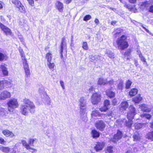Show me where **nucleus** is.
<instances>
[{
  "mask_svg": "<svg viewBox=\"0 0 153 153\" xmlns=\"http://www.w3.org/2000/svg\"><path fill=\"white\" fill-rule=\"evenodd\" d=\"M24 104L21 105L20 108L21 112L23 115H27L29 112L34 114L35 111V106L34 103L27 99L23 100Z\"/></svg>",
  "mask_w": 153,
  "mask_h": 153,
  "instance_id": "obj_1",
  "label": "nucleus"
},
{
  "mask_svg": "<svg viewBox=\"0 0 153 153\" xmlns=\"http://www.w3.org/2000/svg\"><path fill=\"white\" fill-rule=\"evenodd\" d=\"M79 105L81 117L83 121L86 122L88 120L86 114V100L83 97H81L79 100Z\"/></svg>",
  "mask_w": 153,
  "mask_h": 153,
  "instance_id": "obj_2",
  "label": "nucleus"
},
{
  "mask_svg": "<svg viewBox=\"0 0 153 153\" xmlns=\"http://www.w3.org/2000/svg\"><path fill=\"white\" fill-rule=\"evenodd\" d=\"M136 113L135 108L132 105H130L129 107V111L128 112L127 116L128 120V121L126 120L125 123L126 127L128 128L131 127L133 123L132 120L133 119Z\"/></svg>",
  "mask_w": 153,
  "mask_h": 153,
  "instance_id": "obj_3",
  "label": "nucleus"
},
{
  "mask_svg": "<svg viewBox=\"0 0 153 153\" xmlns=\"http://www.w3.org/2000/svg\"><path fill=\"white\" fill-rule=\"evenodd\" d=\"M116 42L118 49L123 50L128 46V44L127 41V37L124 35H123L120 37L118 38Z\"/></svg>",
  "mask_w": 153,
  "mask_h": 153,
  "instance_id": "obj_4",
  "label": "nucleus"
},
{
  "mask_svg": "<svg viewBox=\"0 0 153 153\" xmlns=\"http://www.w3.org/2000/svg\"><path fill=\"white\" fill-rule=\"evenodd\" d=\"M8 109L10 112H13L14 109L18 108L19 106L17 100L16 99H10L7 102Z\"/></svg>",
  "mask_w": 153,
  "mask_h": 153,
  "instance_id": "obj_5",
  "label": "nucleus"
},
{
  "mask_svg": "<svg viewBox=\"0 0 153 153\" xmlns=\"http://www.w3.org/2000/svg\"><path fill=\"white\" fill-rule=\"evenodd\" d=\"M101 99V95L97 93H95L91 96V101L93 104L96 105L100 101Z\"/></svg>",
  "mask_w": 153,
  "mask_h": 153,
  "instance_id": "obj_6",
  "label": "nucleus"
},
{
  "mask_svg": "<svg viewBox=\"0 0 153 153\" xmlns=\"http://www.w3.org/2000/svg\"><path fill=\"white\" fill-rule=\"evenodd\" d=\"M11 95L10 93L7 91H2L0 95V100H4L10 98Z\"/></svg>",
  "mask_w": 153,
  "mask_h": 153,
  "instance_id": "obj_7",
  "label": "nucleus"
},
{
  "mask_svg": "<svg viewBox=\"0 0 153 153\" xmlns=\"http://www.w3.org/2000/svg\"><path fill=\"white\" fill-rule=\"evenodd\" d=\"M95 126L98 129L102 131L105 127V125L103 121L99 120L96 123Z\"/></svg>",
  "mask_w": 153,
  "mask_h": 153,
  "instance_id": "obj_8",
  "label": "nucleus"
},
{
  "mask_svg": "<svg viewBox=\"0 0 153 153\" xmlns=\"http://www.w3.org/2000/svg\"><path fill=\"white\" fill-rule=\"evenodd\" d=\"M122 137V132L121 131L118 130L116 134H114L113 139L111 141L114 143H116L117 141L121 138Z\"/></svg>",
  "mask_w": 153,
  "mask_h": 153,
  "instance_id": "obj_9",
  "label": "nucleus"
},
{
  "mask_svg": "<svg viewBox=\"0 0 153 153\" xmlns=\"http://www.w3.org/2000/svg\"><path fill=\"white\" fill-rule=\"evenodd\" d=\"M0 27L1 30L6 35L10 34L11 32L10 29L1 22H0Z\"/></svg>",
  "mask_w": 153,
  "mask_h": 153,
  "instance_id": "obj_10",
  "label": "nucleus"
},
{
  "mask_svg": "<svg viewBox=\"0 0 153 153\" xmlns=\"http://www.w3.org/2000/svg\"><path fill=\"white\" fill-rule=\"evenodd\" d=\"M140 107L142 111L146 112H149L152 110V107L148 105L143 104L140 105Z\"/></svg>",
  "mask_w": 153,
  "mask_h": 153,
  "instance_id": "obj_11",
  "label": "nucleus"
},
{
  "mask_svg": "<svg viewBox=\"0 0 153 153\" xmlns=\"http://www.w3.org/2000/svg\"><path fill=\"white\" fill-rule=\"evenodd\" d=\"M56 8L59 12H62L63 11L64 6L62 3L59 1H57L55 3Z\"/></svg>",
  "mask_w": 153,
  "mask_h": 153,
  "instance_id": "obj_12",
  "label": "nucleus"
},
{
  "mask_svg": "<svg viewBox=\"0 0 153 153\" xmlns=\"http://www.w3.org/2000/svg\"><path fill=\"white\" fill-rule=\"evenodd\" d=\"M2 133L4 136L7 137L12 138L15 136L12 132L7 129L4 130Z\"/></svg>",
  "mask_w": 153,
  "mask_h": 153,
  "instance_id": "obj_13",
  "label": "nucleus"
},
{
  "mask_svg": "<svg viewBox=\"0 0 153 153\" xmlns=\"http://www.w3.org/2000/svg\"><path fill=\"white\" fill-rule=\"evenodd\" d=\"M104 145V143L103 142H98L94 147V149L97 152H98L102 149Z\"/></svg>",
  "mask_w": 153,
  "mask_h": 153,
  "instance_id": "obj_14",
  "label": "nucleus"
},
{
  "mask_svg": "<svg viewBox=\"0 0 153 153\" xmlns=\"http://www.w3.org/2000/svg\"><path fill=\"white\" fill-rule=\"evenodd\" d=\"M7 66L5 64H3L0 66V68L2 71L3 74L5 76H7L8 74V71L6 67Z\"/></svg>",
  "mask_w": 153,
  "mask_h": 153,
  "instance_id": "obj_15",
  "label": "nucleus"
},
{
  "mask_svg": "<svg viewBox=\"0 0 153 153\" xmlns=\"http://www.w3.org/2000/svg\"><path fill=\"white\" fill-rule=\"evenodd\" d=\"M108 80L106 78H99L97 82V84L99 85H104L107 84Z\"/></svg>",
  "mask_w": 153,
  "mask_h": 153,
  "instance_id": "obj_16",
  "label": "nucleus"
},
{
  "mask_svg": "<svg viewBox=\"0 0 153 153\" xmlns=\"http://www.w3.org/2000/svg\"><path fill=\"white\" fill-rule=\"evenodd\" d=\"M128 106V104L127 102L124 101L122 102L120 105V110H126Z\"/></svg>",
  "mask_w": 153,
  "mask_h": 153,
  "instance_id": "obj_17",
  "label": "nucleus"
},
{
  "mask_svg": "<svg viewBox=\"0 0 153 153\" xmlns=\"http://www.w3.org/2000/svg\"><path fill=\"white\" fill-rule=\"evenodd\" d=\"M147 123H135L134 124L135 128L137 130L140 129L146 126Z\"/></svg>",
  "mask_w": 153,
  "mask_h": 153,
  "instance_id": "obj_18",
  "label": "nucleus"
},
{
  "mask_svg": "<svg viewBox=\"0 0 153 153\" xmlns=\"http://www.w3.org/2000/svg\"><path fill=\"white\" fill-rule=\"evenodd\" d=\"M65 38L64 37L62 38V40L61 45V53L62 57V52H63L64 49L65 48L66 43L65 42Z\"/></svg>",
  "mask_w": 153,
  "mask_h": 153,
  "instance_id": "obj_19",
  "label": "nucleus"
},
{
  "mask_svg": "<svg viewBox=\"0 0 153 153\" xmlns=\"http://www.w3.org/2000/svg\"><path fill=\"white\" fill-rule=\"evenodd\" d=\"M106 93L107 95L110 98L113 97L115 95V93L110 90H107Z\"/></svg>",
  "mask_w": 153,
  "mask_h": 153,
  "instance_id": "obj_20",
  "label": "nucleus"
},
{
  "mask_svg": "<svg viewBox=\"0 0 153 153\" xmlns=\"http://www.w3.org/2000/svg\"><path fill=\"white\" fill-rule=\"evenodd\" d=\"M134 141H139L140 140V137L138 132H136L134 133L133 136Z\"/></svg>",
  "mask_w": 153,
  "mask_h": 153,
  "instance_id": "obj_21",
  "label": "nucleus"
},
{
  "mask_svg": "<svg viewBox=\"0 0 153 153\" xmlns=\"http://www.w3.org/2000/svg\"><path fill=\"white\" fill-rule=\"evenodd\" d=\"M91 134L93 138H97L100 136L99 132L95 130H93L92 131Z\"/></svg>",
  "mask_w": 153,
  "mask_h": 153,
  "instance_id": "obj_22",
  "label": "nucleus"
},
{
  "mask_svg": "<svg viewBox=\"0 0 153 153\" xmlns=\"http://www.w3.org/2000/svg\"><path fill=\"white\" fill-rule=\"evenodd\" d=\"M142 100V98L140 97V94H138L137 96L134 98L133 101L135 103H139Z\"/></svg>",
  "mask_w": 153,
  "mask_h": 153,
  "instance_id": "obj_23",
  "label": "nucleus"
},
{
  "mask_svg": "<svg viewBox=\"0 0 153 153\" xmlns=\"http://www.w3.org/2000/svg\"><path fill=\"white\" fill-rule=\"evenodd\" d=\"M52 128L51 127L48 128L46 127L45 128L44 130V132L46 135H48V134L51 133L52 134L53 133V132L52 131Z\"/></svg>",
  "mask_w": 153,
  "mask_h": 153,
  "instance_id": "obj_24",
  "label": "nucleus"
},
{
  "mask_svg": "<svg viewBox=\"0 0 153 153\" xmlns=\"http://www.w3.org/2000/svg\"><path fill=\"white\" fill-rule=\"evenodd\" d=\"M137 92V90L136 88L132 89L129 92V94L131 97H133L135 95Z\"/></svg>",
  "mask_w": 153,
  "mask_h": 153,
  "instance_id": "obj_25",
  "label": "nucleus"
},
{
  "mask_svg": "<svg viewBox=\"0 0 153 153\" xmlns=\"http://www.w3.org/2000/svg\"><path fill=\"white\" fill-rule=\"evenodd\" d=\"M0 149L2 152L7 153L10 150V148L8 147L2 146L0 148Z\"/></svg>",
  "mask_w": 153,
  "mask_h": 153,
  "instance_id": "obj_26",
  "label": "nucleus"
},
{
  "mask_svg": "<svg viewBox=\"0 0 153 153\" xmlns=\"http://www.w3.org/2000/svg\"><path fill=\"white\" fill-rule=\"evenodd\" d=\"M19 9L20 12L22 13H25L26 11L25 9L23 6V5L21 3V5H19V6L17 7Z\"/></svg>",
  "mask_w": 153,
  "mask_h": 153,
  "instance_id": "obj_27",
  "label": "nucleus"
},
{
  "mask_svg": "<svg viewBox=\"0 0 153 153\" xmlns=\"http://www.w3.org/2000/svg\"><path fill=\"white\" fill-rule=\"evenodd\" d=\"M110 58L112 59L114 58V55L113 53L109 50H107L106 53Z\"/></svg>",
  "mask_w": 153,
  "mask_h": 153,
  "instance_id": "obj_28",
  "label": "nucleus"
},
{
  "mask_svg": "<svg viewBox=\"0 0 153 153\" xmlns=\"http://www.w3.org/2000/svg\"><path fill=\"white\" fill-rule=\"evenodd\" d=\"M52 58V55L50 53H48L46 56V59L47 60L48 62H51Z\"/></svg>",
  "mask_w": 153,
  "mask_h": 153,
  "instance_id": "obj_29",
  "label": "nucleus"
},
{
  "mask_svg": "<svg viewBox=\"0 0 153 153\" xmlns=\"http://www.w3.org/2000/svg\"><path fill=\"white\" fill-rule=\"evenodd\" d=\"M7 59V57L5 54L0 53V61L6 60Z\"/></svg>",
  "mask_w": 153,
  "mask_h": 153,
  "instance_id": "obj_30",
  "label": "nucleus"
},
{
  "mask_svg": "<svg viewBox=\"0 0 153 153\" xmlns=\"http://www.w3.org/2000/svg\"><path fill=\"white\" fill-rule=\"evenodd\" d=\"M91 115L92 117L99 116L100 115V112L97 110H95L92 111Z\"/></svg>",
  "mask_w": 153,
  "mask_h": 153,
  "instance_id": "obj_31",
  "label": "nucleus"
},
{
  "mask_svg": "<svg viewBox=\"0 0 153 153\" xmlns=\"http://www.w3.org/2000/svg\"><path fill=\"white\" fill-rule=\"evenodd\" d=\"M150 2V1H146L143 3L142 6L145 8H147L149 7L150 4H152Z\"/></svg>",
  "mask_w": 153,
  "mask_h": 153,
  "instance_id": "obj_32",
  "label": "nucleus"
},
{
  "mask_svg": "<svg viewBox=\"0 0 153 153\" xmlns=\"http://www.w3.org/2000/svg\"><path fill=\"white\" fill-rule=\"evenodd\" d=\"M12 3L13 4L17 7L19 5H21V3L19 0H11Z\"/></svg>",
  "mask_w": 153,
  "mask_h": 153,
  "instance_id": "obj_33",
  "label": "nucleus"
},
{
  "mask_svg": "<svg viewBox=\"0 0 153 153\" xmlns=\"http://www.w3.org/2000/svg\"><path fill=\"white\" fill-rule=\"evenodd\" d=\"M37 141L36 139L35 138L30 139L29 140V145L32 146H34V143L35 142L36 143Z\"/></svg>",
  "mask_w": 153,
  "mask_h": 153,
  "instance_id": "obj_34",
  "label": "nucleus"
},
{
  "mask_svg": "<svg viewBox=\"0 0 153 153\" xmlns=\"http://www.w3.org/2000/svg\"><path fill=\"white\" fill-rule=\"evenodd\" d=\"M132 83V82L130 80H128L126 83V89H129L130 88L131 86Z\"/></svg>",
  "mask_w": 153,
  "mask_h": 153,
  "instance_id": "obj_35",
  "label": "nucleus"
},
{
  "mask_svg": "<svg viewBox=\"0 0 153 153\" xmlns=\"http://www.w3.org/2000/svg\"><path fill=\"white\" fill-rule=\"evenodd\" d=\"M141 117H145L148 119H149L151 117V115L149 114L143 113L140 115Z\"/></svg>",
  "mask_w": 153,
  "mask_h": 153,
  "instance_id": "obj_36",
  "label": "nucleus"
},
{
  "mask_svg": "<svg viewBox=\"0 0 153 153\" xmlns=\"http://www.w3.org/2000/svg\"><path fill=\"white\" fill-rule=\"evenodd\" d=\"M113 146H108L107 147L106 152V153H113Z\"/></svg>",
  "mask_w": 153,
  "mask_h": 153,
  "instance_id": "obj_37",
  "label": "nucleus"
},
{
  "mask_svg": "<svg viewBox=\"0 0 153 153\" xmlns=\"http://www.w3.org/2000/svg\"><path fill=\"white\" fill-rule=\"evenodd\" d=\"M47 65L48 67L50 69H53L55 66L54 64L53 63H51V62H48Z\"/></svg>",
  "mask_w": 153,
  "mask_h": 153,
  "instance_id": "obj_38",
  "label": "nucleus"
},
{
  "mask_svg": "<svg viewBox=\"0 0 153 153\" xmlns=\"http://www.w3.org/2000/svg\"><path fill=\"white\" fill-rule=\"evenodd\" d=\"M2 81L3 82V83L5 87H9L11 85V83L10 82L6 80H2Z\"/></svg>",
  "mask_w": 153,
  "mask_h": 153,
  "instance_id": "obj_39",
  "label": "nucleus"
},
{
  "mask_svg": "<svg viewBox=\"0 0 153 153\" xmlns=\"http://www.w3.org/2000/svg\"><path fill=\"white\" fill-rule=\"evenodd\" d=\"M123 81L120 80L119 82V83L117 85V88L119 89L122 90L123 88Z\"/></svg>",
  "mask_w": 153,
  "mask_h": 153,
  "instance_id": "obj_40",
  "label": "nucleus"
},
{
  "mask_svg": "<svg viewBox=\"0 0 153 153\" xmlns=\"http://www.w3.org/2000/svg\"><path fill=\"white\" fill-rule=\"evenodd\" d=\"M6 110L4 108H0V116H4L6 115Z\"/></svg>",
  "mask_w": 153,
  "mask_h": 153,
  "instance_id": "obj_41",
  "label": "nucleus"
},
{
  "mask_svg": "<svg viewBox=\"0 0 153 153\" xmlns=\"http://www.w3.org/2000/svg\"><path fill=\"white\" fill-rule=\"evenodd\" d=\"M147 137L148 139L153 141V131L149 132L148 134Z\"/></svg>",
  "mask_w": 153,
  "mask_h": 153,
  "instance_id": "obj_42",
  "label": "nucleus"
},
{
  "mask_svg": "<svg viewBox=\"0 0 153 153\" xmlns=\"http://www.w3.org/2000/svg\"><path fill=\"white\" fill-rule=\"evenodd\" d=\"M104 106L105 107H107L108 108L109 106L110 105V103L109 101L107 100H105L104 103Z\"/></svg>",
  "mask_w": 153,
  "mask_h": 153,
  "instance_id": "obj_43",
  "label": "nucleus"
},
{
  "mask_svg": "<svg viewBox=\"0 0 153 153\" xmlns=\"http://www.w3.org/2000/svg\"><path fill=\"white\" fill-rule=\"evenodd\" d=\"M91 18V16L90 15H88L85 16L83 18V20L86 21L90 20Z\"/></svg>",
  "mask_w": 153,
  "mask_h": 153,
  "instance_id": "obj_44",
  "label": "nucleus"
},
{
  "mask_svg": "<svg viewBox=\"0 0 153 153\" xmlns=\"http://www.w3.org/2000/svg\"><path fill=\"white\" fill-rule=\"evenodd\" d=\"M82 47L84 50H87L88 49V45L87 43L86 42H84L83 43Z\"/></svg>",
  "mask_w": 153,
  "mask_h": 153,
  "instance_id": "obj_45",
  "label": "nucleus"
},
{
  "mask_svg": "<svg viewBox=\"0 0 153 153\" xmlns=\"http://www.w3.org/2000/svg\"><path fill=\"white\" fill-rule=\"evenodd\" d=\"M132 51L131 49L127 50V51L125 53L124 55L126 56H128L130 55Z\"/></svg>",
  "mask_w": 153,
  "mask_h": 153,
  "instance_id": "obj_46",
  "label": "nucleus"
},
{
  "mask_svg": "<svg viewBox=\"0 0 153 153\" xmlns=\"http://www.w3.org/2000/svg\"><path fill=\"white\" fill-rule=\"evenodd\" d=\"M24 70L26 76L27 77L29 76L30 75L29 68L25 69Z\"/></svg>",
  "mask_w": 153,
  "mask_h": 153,
  "instance_id": "obj_47",
  "label": "nucleus"
},
{
  "mask_svg": "<svg viewBox=\"0 0 153 153\" xmlns=\"http://www.w3.org/2000/svg\"><path fill=\"white\" fill-rule=\"evenodd\" d=\"M27 149L32 153L35 152L37 151L36 149L31 148L30 146Z\"/></svg>",
  "mask_w": 153,
  "mask_h": 153,
  "instance_id": "obj_48",
  "label": "nucleus"
},
{
  "mask_svg": "<svg viewBox=\"0 0 153 153\" xmlns=\"http://www.w3.org/2000/svg\"><path fill=\"white\" fill-rule=\"evenodd\" d=\"M22 143L23 146H24L26 149L28 148V147L30 146L28 144H27L25 140H22Z\"/></svg>",
  "mask_w": 153,
  "mask_h": 153,
  "instance_id": "obj_49",
  "label": "nucleus"
},
{
  "mask_svg": "<svg viewBox=\"0 0 153 153\" xmlns=\"http://www.w3.org/2000/svg\"><path fill=\"white\" fill-rule=\"evenodd\" d=\"M4 86L2 80L0 81V91L2 90L4 88Z\"/></svg>",
  "mask_w": 153,
  "mask_h": 153,
  "instance_id": "obj_50",
  "label": "nucleus"
},
{
  "mask_svg": "<svg viewBox=\"0 0 153 153\" xmlns=\"http://www.w3.org/2000/svg\"><path fill=\"white\" fill-rule=\"evenodd\" d=\"M117 30H118V31H120L117 32L115 33L114 35L115 37H117V36H118V35L120 34V33L123 32V30L120 28H118Z\"/></svg>",
  "mask_w": 153,
  "mask_h": 153,
  "instance_id": "obj_51",
  "label": "nucleus"
},
{
  "mask_svg": "<svg viewBox=\"0 0 153 153\" xmlns=\"http://www.w3.org/2000/svg\"><path fill=\"white\" fill-rule=\"evenodd\" d=\"M24 70L29 68L27 62L23 63Z\"/></svg>",
  "mask_w": 153,
  "mask_h": 153,
  "instance_id": "obj_52",
  "label": "nucleus"
},
{
  "mask_svg": "<svg viewBox=\"0 0 153 153\" xmlns=\"http://www.w3.org/2000/svg\"><path fill=\"white\" fill-rule=\"evenodd\" d=\"M107 115L108 116H111L112 117H114V118H115V114H114V113H113V112L112 111H111V112H109L108 113H107Z\"/></svg>",
  "mask_w": 153,
  "mask_h": 153,
  "instance_id": "obj_53",
  "label": "nucleus"
},
{
  "mask_svg": "<svg viewBox=\"0 0 153 153\" xmlns=\"http://www.w3.org/2000/svg\"><path fill=\"white\" fill-rule=\"evenodd\" d=\"M108 108L107 107H105L104 106L103 107L100 108V110L101 111V112H105L108 109Z\"/></svg>",
  "mask_w": 153,
  "mask_h": 153,
  "instance_id": "obj_54",
  "label": "nucleus"
},
{
  "mask_svg": "<svg viewBox=\"0 0 153 153\" xmlns=\"http://www.w3.org/2000/svg\"><path fill=\"white\" fill-rule=\"evenodd\" d=\"M114 81L112 79H110V80L108 81L107 82V84H109L110 85H112L114 84Z\"/></svg>",
  "mask_w": 153,
  "mask_h": 153,
  "instance_id": "obj_55",
  "label": "nucleus"
},
{
  "mask_svg": "<svg viewBox=\"0 0 153 153\" xmlns=\"http://www.w3.org/2000/svg\"><path fill=\"white\" fill-rule=\"evenodd\" d=\"M29 4L31 5L32 6H34V1L33 0H27Z\"/></svg>",
  "mask_w": 153,
  "mask_h": 153,
  "instance_id": "obj_56",
  "label": "nucleus"
},
{
  "mask_svg": "<svg viewBox=\"0 0 153 153\" xmlns=\"http://www.w3.org/2000/svg\"><path fill=\"white\" fill-rule=\"evenodd\" d=\"M22 58V61L23 63L25 62H27V60L25 58V56L24 54H23L22 55H21Z\"/></svg>",
  "mask_w": 153,
  "mask_h": 153,
  "instance_id": "obj_57",
  "label": "nucleus"
},
{
  "mask_svg": "<svg viewBox=\"0 0 153 153\" xmlns=\"http://www.w3.org/2000/svg\"><path fill=\"white\" fill-rule=\"evenodd\" d=\"M90 61L93 62L95 60V56H91L90 58Z\"/></svg>",
  "mask_w": 153,
  "mask_h": 153,
  "instance_id": "obj_58",
  "label": "nucleus"
},
{
  "mask_svg": "<svg viewBox=\"0 0 153 153\" xmlns=\"http://www.w3.org/2000/svg\"><path fill=\"white\" fill-rule=\"evenodd\" d=\"M60 84L62 87L63 89H65V87L64 85V82L62 81H60Z\"/></svg>",
  "mask_w": 153,
  "mask_h": 153,
  "instance_id": "obj_59",
  "label": "nucleus"
},
{
  "mask_svg": "<svg viewBox=\"0 0 153 153\" xmlns=\"http://www.w3.org/2000/svg\"><path fill=\"white\" fill-rule=\"evenodd\" d=\"M140 57V58L141 60V61L145 62L146 60L144 57L143 56L142 54H140V55H139Z\"/></svg>",
  "mask_w": 153,
  "mask_h": 153,
  "instance_id": "obj_60",
  "label": "nucleus"
},
{
  "mask_svg": "<svg viewBox=\"0 0 153 153\" xmlns=\"http://www.w3.org/2000/svg\"><path fill=\"white\" fill-rule=\"evenodd\" d=\"M5 141L4 140V139H3L2 137H0V143L5 145L4 143L5 142Z\"/></svg>",
  "mask_w": 153,
  "mask_h": 153,
  "instance_id": "obj_61",
  "label": "nucleus"
},
{
  "mask_svg": "<svg viewBox=\"0 0 153 153\" xmlns=\"http://www.w3.org/2000/svg\"><path fill=\"white\" fill-rule=\"evenodd\" d=\"M101 57V56H100L98 55H95V60L97 61L99 59H101L100 58Z\"/></svg>",
  "mask_w": 153,
  "mask_h": 153,
  "instance_id": "obj_62",
  "label": "nucleus"
},
{
  "mask_svg": "<svg viewBox=\"0 0 153 153\" xmlns=\"http://www.w3.org/2000/svg\"><path fill=\"white\" fill-rule=\"evenodd\" d=\"M149 11L151 13H153V5L150 6Z\"/></svg>",
  "mask_w": 153,
  "mask_h": 153,
  "instance_id": "obj_63",
  "label": "nucleus"
},
{
  "mask_svg": "<svg viewBox=\"0 0 153 153\" xmlns=\"http://www.w3.org/2000/svg\"><path fill=\"white\" fill-rule=\"evenodd\" d=\"M113 104L115 105L117 103V100L116 99H114L112 101Z\"/></svg>",
  "mask_w": 153,
  "mask_h": 153,
  "instance_id": "obj_64",
  "label": "nucleus"
}]
</instances>
